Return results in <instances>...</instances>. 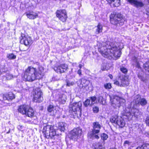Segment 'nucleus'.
<instances>
[{"mask_svg": "<svg viewBox=\"0 0 149 149\" xmlns=\"http://www.w3.org/2000/svg\"><path fill=\"white\" fill-rule=\"evenodd\" d=\"M109 42H107V43ZM107 43L103 42L102 44V46L99 47L98 51L100 52L102 55L104 57H106L109 55L111 56H114L116 57H119L121 54V52L119 50H117L116 46L111 47V45H106Z\"/></svg>", "mask_w": 149, "mask_h": 149, "instance_id": "nucleus-1", "label": "nucleus"}, {"mask_svg": "<svg viewBox=\"0 0 149 149\" xmlns=\"http://www.w3.org/2000/svg\"><path fill=\"white\" fill-rule=\"evenodd\" d=\"M43 68L39 67L37 72L35 68L29 67L26 70L24 73V78L27 81H32L36 79H39L42 78L44 75Z\"/></svg>", "mask_w": 149, "mask_h": 149, "instance_id": "nucleus-2", "label": "nucleus"}, {"mask_svg": "<svg viewBox=\"0 0 149 149\" xmlns=\"http://www.w3.org/2000/svg\"><path fill=\"white\" fill-rule=\"evenodd\" d=\"M42 132L45 137L47 139L55 140L58 138V136L56 134L55 130L51 125H47L44 126Z\"/></svg>", "mask_w": 149, "mask_h": 149, "instance_id": "nucleus-3", "label": "nucleus"}, {"mask_svg": "<svg viewBox=\"0 0 149 149\" xmlns=\"http://www.w3.org/2000/svg\"><path fill=\"white\" fill-rule=\"evenodd\" d=\"M82 103L81 102L74 103L69 105L70 111L74 112L77 117H80L81 115Z\"/></svg>", "mask_w": 149, "mask_h": 149, "instance_id": "nucleus-4", "label": "nucleus"}, {"mask_svg": "<svg viewBox=\"0 0 149 149\" xmlns=\"http://www.w3.org/2000/svg\"><path fill=\"white\" fill-rule=\"evenodd\" d=\"M111 105L114 108H119L122 104L125 102V100L116 96L109 95Z\"/></svg>", "mask_w": 149, "mask_h": 149, "instance_id": "nucleus-5", "label": "nucleus"}, {"mask_svg": "<svg viewBox=\"0 0 149 149\" xmlns=\"http://www.w3.org/2000/svg\"><path fill=\"white\" fill-rule=\"evenodd\" d=\"M125 19L124 17L120 14L115 15L112 18H111V23L116 26H121L124 24Z\"/></svg>", "mask_w": 149, "mask_h": 149, "instance_id": "nucleus-6", "label": "nucleus"}, {"mask_svg": "<svg viewBox=\"0 0 149 149\" xmlns=\"http://www.w3.org/2000/svg\"><path fill=\"white\" fill-rule=\"evenodd\" d=\"M93 125L92 134L91 135H90L89 134H88V136L93 139H98L99 137L96 134L99 133L101 127V126L100 124H99V122H93Z\"/></svg>", "mask_w": 149, "mask_h": 149, "instance_id": "nucleus-7", "label": "nucleus"}, {"mask_svg": "<svg viewBox=\"0 0 149 149\" xmlns=\"http://www.w3.org/2000/svg\"><path fill=\"white\" fill-rule=\"evenodd\" d=\"M123 114L124 116L127 117L128 119L130 120L133 116L136 117L139 116V111L134 108H132L130 110L129 108H127L124 110Z\"/></svg>", "mask_w": 149, "mask_h": 149, "instance_id": "nucleus-8", "label": "nucleus"}, {"mask_svg": "<svg viewBox=\"0 0 149 149\" xmlns=\"http://www.w3.org/2000/svg\"><path fill=\"white\" fill-rule=\"evenodd\" d=\"M82 132V130L79 127L74 128L71 131L69 134V138L74 140H77L80 138Z\"/></svg>", "mask_w": 149, "mask_h": 149, "instance_id": "nucleus-9", "label": "nucleus"}, {"mask_svg": "<svg viewBox=\"0 0 149 149\" xmlns=\"http://www.w3.org/2000/svg\"><path fill=\"white\" fill-rule=\"evenodd\" d=\"M42 95V93L40 88H37L34 90L33 96L34 101L35 102H41L43 100Z\"/></svg>", "mask_w": 149, "mask_h": 149, "instance_id": "nucleus-10", "label": "nucleus"}, {"mask_svg": "<svg viewBox=\"0 0 149 149\" xmlns=\"http://www.w3.org/2000/svg\"><path fill=\"white\" fill-rule=\"evenodd\" d=\"M56 17L63 22L66 21L67 18L66 11L65 10H57L56 12Z\"/></svg>", "mask_w": 149, "mask_h": 149, "instance_id": "nucleus-11", "label": "nucleus"}, {"mask_svg": "<svg viewBox=\"0 0 149 149\" xmlns=\"http://www.w3.org/2000/svg\"><path fill=\"white\" fill-rule=\"evenodd\" d=\"M20 39V42L26 46L31 45L33 43L31 37L28 36H26L24 34H21Z\"/></svg>", "mask_w": 149, "mask_h": 149, "instance_id": "nucleus-12", "label": "nucleus"}, {"mask_svg": "<svg viewBox=\"0 0 149 149\" xmlns=\"http://www.w3.org/2000/svg\"><path fill=\"white\" fill-rule=\"evenodd\" d=\"M147 103V101L144 98H141L139 95H136L133 102H132V104H140L142 106L146 105Z\"/></svg>", "mask_w": 149, "mask_h": 149, "instance_id": "nucleus-13", "label": "nucleus"}, {"mask_svg": "<svg viewBox=\"0 0 149 149\" xmlns=\"http://www.w3.org/2000/svg\"><path fill=\"white\" fill-rule=\"evenodd\" d=\"M68 68V66L65 64H61L54 68V70L57 73H61L66 72Z\"/></svg>", "mask_w": 149, "mask_h": 149, "instance_id": "nucleus-14", "label": "nucleus"}, {"mask_svg": "<svg viewBox=\"0 0 149 149\" xmlns=\"http://www.w3.org/2000/svg\"><path fill=\"white\" fill-rule=\"evenodd\" d=\"M132 5L136 7H142L144 4L142 1L137 0H126Z\"/></svg>", "mask_w": 149, "mask_h": 149, "instance_id": "nucleus-15", "label": "nucleus"}, {"mask_svg": "<svg viewBox=\"0 0 149 149\" xmlns=\"http://www.w3.org/2000/svg\"><path fill=\"white\" fill-rule=\"evenodd\" d=\"M28 108V106L26 105H21L19 106L18 111L22 114H24Z\"/></svg>", "mask_w": 149, "mask_h": 149, "instance_id": "nucleus-16", "label": "nucleus"}, {"mask_svg": "<svg viewBox=\"0 0 149 149\" xmlns=\"http://www.w3.org/2000/svg\"><path fill=\"white\" fill-rule=\"evenodd\" d=\"M28 18L30 19H34L37 17L38 15L37 13L33 11L27 12L26 13Z\"/></svg>", "mask_w": 149, "mask_h": 149, "instance_id": "nucleus-17", "label": "nucleus"}, {"mask_svg": "<svg viewBox=\"0 0 149 149\" xmlns=\"http://www.w3.org/2000/svg\"><path fill=\"white\" fill-rule=\"evenodd\" d=\"M111 5L114 7H118L120 5V0H107Z\"/></svg>", "mask_w": 149, "mask_h": 149, "instance_id": "nucleus-18", "label": "nucleus"}, {"mask_svg": "<svg viewBox=\"0 0 149 149\" xmlns=\"http://www.w3.org/2000/svg\"><path fill=\"white\" fill-rule=\"evenodd\" d=\"M120 127H123L125 125V122L124 119L121 117H119L116 123Z\"/></svg>", "mask_w": 149, "mask_h": 149, "instance_id": "nucleus-19", "label": "nucleus"}, {"mask_svg": "<svg viewBox=\"0 0 149 149\" xmlns=\"http://www.w3.org/2000/svg\"><path fill=\"white\" fill-rule=\"evenodd\" d=\"M24 114L29 117H32L34 116V112L32 108L28 107L27 110L26 111V113Z\"/></svg>", "mask_w": 149, "mask_h": 149, "instance_id": "nucleus-20", "label": "nucleus"}, {"mask_svg": "<svg viewBox=\"0 0 149 149\" xmlns=\"http://www.w3.org/2000/svg\"><path fill=\"white\" fill-rule=\"evenodd\" d=\"M58 99L60 102L62 104H64L67 100L66 96L64 94H61L59 95Z\"/></svg>", "mask_w": 149, "mask_h": 149, "instance_id": "nucleus-21", "label": "nucleus"}, {"mask_svg": "<svg viewBox=\"0 0 149 149\" xmlns=\"http://www.w3.org/2000/svg\"><path fill=\"white\" fill-rule=\"evenodd\" d=\"M120 86H125L128 85L129 83V82L127 79H126L125 78H123L120 80Z\"/></svg>", "mask_w": 149, "mask_h": 149, "instance_id": "nucleus-22", "label": "nucleus"}, {"mask_svg": "<svg viewBox=\"0 0 149 149\" xmlns=\"http://www.w3.org/2000/svg\"><path fill=\"white\" fill-rule=\"evenodd\" d=\"M97 100L98 102L102 105H106L107 104V102H106V100L102 96L99 97L97 98Z\"/></svg>", "mask_w": 149, "mask_h": 149, "instance_id": "nucleus-23", "label": "nucleus"}, {"mask_svg": "<svg viewBox=\"0 0 149 149\" xmlns=\"http://www.w3.org/2000/svg\"><path fill=\"white\" fill-rule=\"evenodd\" d=\"M66 125V123L63 122H60L58 123V127L61 131H64Z\"/></svg>", "mask_w": 149, "mask_h": 149, "instance_id": "nucleus-24", "label": "nucleus"}, {"mask_svg": "<svg viewBox=\"0 0 149 149\" xmlns=\"http://www.w3.org/2000/svg\"><path fill=\"white\" fill-rule=\"evenodd\" d=\"M47 110L49 112L51 113L53 115H55V112H54V107L53 105H49L47 107Z\"/></svg>", "mask_w": 149, "mask_h": 149, "instance_id": "nucleus-25", "label": "nucleus"}, {"mask_svg": "<svg viewBox=\"0 0 149 149\" xmlns=\"http://www.w3.org/2000/svg\"><path fill=\"white\" fill-rule=\"evenodd\" d=\"M95 149H101L103 148L102 143L98 142L94 144L93 145Z\"/></svg>", "mask_w": 149, "mask_h": 149, "instance_id": "nucleus-26", "label": "nucleus"}, {"mask_svg": "<svg viewBox=\"0 0 149 149\" xmlns=\"http://www.w3.org/2000/svg\"><path fill=\"white\" fill-rule=\"evenodd\" d=\"M96 99V97L95 96H93L89 98V100H90L91 104L92 106L97 102Z\"/></svg>", "mask_w": 149, "mask_h": 149, "instance_id": "nucleus-27", "label": "nucleus"}, {"mask_svg": "<svg viewBox=\"0 0 149 149\" xmlns=\"http://www.w3.org/2000/svg\"><path fill=\"white\" fill-rule=\"evenodd\" d=\"M119 118L117 116H112L110 119V121L112 123H116L117 120H118V118Z\"/></svg>", "mask_w": 149, "mask_h": 149, "instance_id": "nucleus-28", "label": "nucleus"}, {"mask_svg": "<svg viewBox=\"0 0 149 149\" xmlns=\"http://www.w3.org/2000/svg\"><path fill=\"white\" fill-rule=\"evenodd\" d=\"M97 29L96 31L97 33L98 34L102 31V26L100 23H99L97 26Z\"/></svg>", "mask_w": 149, "mask_h": 149, "instance_id": "nucleus-29", "label": "nucleus"}, {"mask_svg": "<svg viewBox=\"0 0 149 149\" xmlns=\"http://www.w3.org/2000/svg\"><path fill=\"white\" fill-rule=\"evenodd\" d=\"M136 149H149V144H146L143 145L141 147H139Z\"/></svg>", "mask_w": 149, "mask_h": 149, "instance_id": "nucleus-30", "label": "nucleus"}, {"mask_svg": "<svg viewBox=\"0 0 149 149\" xmlns=\"http://www.w3.org/2000/svg\"><path fill=\"white\" fill-rule=\"evenodd\" d=\"M143 67L145 70L149 71V61L146 62L143 65Z\"/></svg>", "mask_w": 149, "mask_h": 149, "instance_id": "nucleus-31", "label": "nucleus"}, {"mask_svg": "<svg viewBox=\"0 0 149 149\" xmlns=\"http://www.w3.org/2000/svg\"><path fill=\"white\" fill-rule=\"evenodd\" d=\"M90 103V100L89 99H87L85 102H84V105L85 107H87L88 106L90 105L91 106Z\"/></svg>", "mask_w": 149, "mask_h": 149, "instance_id": "nucleus-32", "label": "nucleus"}, {"mask_svg": "<svg viewBox=\"0 0 149 149\" xmlns=\"http://www.w3.org/2000/svg\"><path fill=\"white\" fill-rule=\"evenodd\" d=\"M81 84L82 85H84V86H86L88 85V81L85 79H82L81 80Z\"/></svg>", "mask_w": 149, "mask_h": 149, "instance_id": "nucleus-33", "label": "nucleus"}, {"mask_svg": "<svg viewBox=\"0 0 149 149\" xmlns=\"http://www.w3.org/2000/svg\"><path fill=\"white\" fill-rule=\"evenodd\" d=\"M7 57L10 59H15L16 58V56L13 54H8Z\"/></svg>", "mask_w": 149, "mask_h": 149, "instance_id": "nucleus-34", "label": "nucleus"}, {"mask_svg": "<svg viewBox=\"0 0 149 149\" xmlns=\"http://www.w3.org/2000/svg\"><path fill=\"white\" fill-rule=\"evenodd\" d=\"M101 137L102 139L104 141L106 140L108 138V136L106 134L103 133L101 134Z\"/></svg>", "mask_w": 149, "mask_h": 149, "instance_id": "nucleus-35", "label": "nucleus"}, {"mask_svg": "<svg viewBox=\"0 0 149 149\" xmlns=\"http://www.w3.org/2000/svg\"><path fill=\"white\" fill-rule=\"evenodd\" d=\"M6 77L7 80H9L13 78V76L11 74L7 73L6 75Z\"/></svg>", "mask_w": 149, "mask_h": 149, "instance_id": "nucleus-36", "label": "nucleus"}, {"mask_svg": "<svg viewBox=\"0 0 149 149\" xmlns=\"http://www.w3.org/2000/svg\"><path fill=\"white\" fill-rule=\"evenodd\" d=\"M120 70L123 73L126 74L127 72V69L123 67H122L120 68Z\"/></svg>", "mask_w": 149, "mask_h": 149, "instance_id": "nucleus-37", "label": "nucleus"}, {"mask_svg": "<svg viewBox=\"0 0 149 149\" xmlns=\"http://www.w3.org/2000/svg\"><path fill=\"white\" fill-rule=\"evenodd\" d=\"M104 87L106 89H110L111 87V84L110 83L105 84Z\"/></svg>", "mask_w": 149, "mask_h": 149, "instance_id": "nucleus-38", "label": "nucleus"}, {"mask_svg": "<svg viewBox=\"0 0 149 149\" xmlns=\"http://www.w3.org/2000/svg\"><path fill=\"white\" fill-rule=\"evenodd\" d=\"M93 111L95 113H97L99 111V109L98 107L95 106L93 107Z\"/></svg>", "mask_w": 149, "mask_h": 149, "instance_id": "nucleus-39", "label": "nucleus"}, {"mask_svg": "<svg viewBox=\"0 0 149 149\" xmlns=\"http://www.w3.org/2000/svg\"><path fill=\"white\" fill-rule=\"evenodd\" d=\"M145 122L146 125L149 126V116H148L146 118Z\"/></svg>", "mask_w": 149, "mask_h": 149, "instance_id": "nucleus-40", "label": "nucleus"}, {"mask_svg": "<svg viewBox=\"0 0 149 149\" xmlns=\"http://www.w3.org/2000/svg\"><path fill=\"white\" fill-rule=\"evenodd\" d=\"M8 96L9 97V99L12 100L15 98L14 95L13 94H9Z\"/></svg>", "mask_w": 149, "mask_h": 149, "instance_id": "nucleus-41", "label": "nucleus"}, {"mask_svg": "<svg viewBox=\"0 0 149 149\" xmlns=\"http://www.w3.org/2000/svg\"><path fill=\"white\" fill-rule=\"evenodd\" d=\"M120 84H121L120 81V82L119 81H115L114 82V84L118 86H120Z\"/></svg>", "mask_w": 149, "mask_h": 149, "instance_id": "nucleus-42", "label": "nucleus"}, {"mask_svg": "<svg viewBox=\"0 0 149 149\" xmlns=\"http://www.w3.org/2000/svg\"><path fill=\"white\" fill-rule=\"evenodd\" d=\"M17 128L18 130L21 131H22V129L23 128V127L22 125H19L17 126Z\"/></svg>", "mask_w": 149, "mask_h": 149, "instance_id": "nucleus-43", "label": "nucleus"}, {"mask_svg": "<svg viewBox=\"0 0 149 149\" xmlns=\"http://www.w3.org/2000/svg\"><path fill=\"white\" fill-rule=\"evenodd\" d=\"M130 142L127 141H125L124 143V145L125 146H126V144H127L128 145H129L130 144Z\"/></svg>", "mask_w": 149, "mask_h": 149, "instance_id": "nucleus-44", "label": "nucleus"}, {"mask_svg": "<svg viewBox=\"0 0 149 149\" xmlns=\"http://www.w3.org/2000/svg\"><path fill=\"white\" fill-rule=\"evenodd\" d=\"M77 73L80 75H81V70L80 69H79L77 71Z\"/></svg>", "mask_w": 149, "mask_h": 149, "instance_id": "nucleus-45", "label": "nucleus"}, {"mask_svg": "<svg viewBox=\"0 0 149 149\" xmlns=\"http://www.w3.org/2000/svg\"><path fill=\"white\" fill-rule=\"evenodd\" d=\"M136 67H137L138 68H140V65H139V63L138 62H136Z\"/></svg>", "mask_w": 149, "mask_h": 149, "instance_id": "nucleus-46", "label": "nucleus"}, {"mask_svg": "<svg viewBox=\"0 0 149 149\" xmlns=\"http://www.w3.org/2000/svg\"><path fill=\"white\" fill-rule=\"evenodd\" d=\"M102 70H107L106 69L105 66L104 67H103V68H102Z\"/></svg>", "mask_w": 149, "mask_h": 149, "instance_id": "nucleus-47", "label": "nucleus"}, {"mask_svg": "<svg viewBox=\"0 0 149 149\" xmlns=\"http://www.w3.org/2000/svg\"><path fill=\"white\" fill-rule=\"evenodd\" d=\"M82 66H83L82 65H81V64H80L79 65V67L80 68V69H81L82 67Z\"/></svg>", "mask_w": 149, "mask_h": 149, "instance_id": "nucleus-48", "label": "nucleus"}, {"mask_svg": "<svg viewBox=\"0 0 149 149\" xmlns=\"http://www.w3.org/2000/svg\"><path fill=\"white\" fill-rule=\"evenodd\" d=\"M109 76L111 79H112L113 77L112 75L111 74L109 75Z\"/></svg>", "mask_w": 149, "mask_h": 149, "instance_id": "nucleus-49", "label": "nucleus"}, {"mask_svg": "<svg viewBox=\"0 0 149 149\" xmlns=\"http://www.w3.org/2000/svg\"><path fill=\"white\" fill-rule=\"evenodd\" d=\"M71 85H72V84L71 83H67V85L68 86H70Z\"/></svg>", "mask_w": 149, "mask_h": 149, "instance_id": "nucleus-50", "label": "nucleus"}, {"mask_svg": "<svg viewBox=\"0 0 149 149\" xmlns=\"http://www.w3.org/2000/svg\"><path fill=\"white\" fill-rule=\"evenodd\" d=\"M147 111L149 112V104L147 108Z\"/></svg>", "mask_w": 149, "mask_h": 149, "instance_id": "nucleus-51", "label": "nucleus"}, {"mask_svg": "<svg viewBox=\"0 0 149 149\" xmlns=\"http://www.w3.org/2000/svg\"><path fill=\"white\" fill-rule=\"evenodd\" d=\"M3 99L5 100L7 99V98L6 97L4 96L3 97Z\"/></svg>", "mask_w": 149, "mask_h": 149, "instance_id": "nucleus-52", "label": "nucleus"}, {"mask_svg": "<svg viewBox=\"0 0 149 149\" xmlns=\"http://www.w3.org/2000/svg\"><path fill=\"white\" fill-rule=\"evenodd\" d=\"M10 132V129L9 130V131L7 132V134H8V133H9Z\"/></svg>", "mask_w": 149, "mask_h": 149, "instance_id": "nucleus-53", "label": "nucleus"}, {"mask_svg": "<svg viewBox=\"0 0 149 149\" xmlns=\"http://www.w3.org/2000/svg\"><path fill=\"white\" fill-rule=\"evenodd\" d=\"M147 1L148 3H149V0H148Z\"/></svg>", "mask_w": 149, "mask_h": 149, "instance_id": "nucleus-54", "label": "nucleus"}]
</instances>
